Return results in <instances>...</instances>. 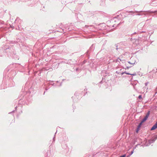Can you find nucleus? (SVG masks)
Masks as SVG:
<instances>
[{
    "label": "nucleus",
    "mask_w": 157,
    "mask_h": 157,
    "mask_svg": "<svg viewBox=\"0 0 157 157\" xmlns=\"http://www.w3.org/2000/svg\"><path fill=\"white\" fill-rule=\"evenodd\" d=\"M150 111H148L147 113L146 116L144 117L142 120V122H144L145 121H146L147 118H148L149 115L150 114Z\"/></svg>",
    "instance_id": "1"
},
{
    "label": "nucleus",
    "mask_w": 157,
    "mask_h": 157,
    "mask_svg": "<svg viewBox=\"0 0 157 157\" xmlns=\"http://www.w3.org/2000/svg\"><path fill=\"white\" fill-rule=\"evenodd\" d=\"M157 128V121L155 124L152 126L151 129V130H154Z\"/></svg>",
    "instance_id": "2"
},
{
    "label": "nucleus",
    "mask_w": 157,
    "mask_h": 157,
    "mask_svg": "<svg viewBox=\"0 0 157 157\" xmlns=\"http://www.w3.org/2000/svg\"><path fill=\"white\" fill-rule=\"evenodd\" d=\"M144 122H142V121H141V122L139 124V125L140 126H141V125L142 124V123H143Z\"/></svg>",
    "instance_id": "3"
},
{
    "label": "nucleus",
    "mask_w": 157,
    "mask_h": 157,
    "mask_svg": "<svg viewBox=\"0 0 157 157\" xmlns=\"http://www.w3.org/2000/svg\"><path fill=\"white\" fill-rule=\"evenodd\" d=\"M134 152V150H133L131 152L130 155H132Z\"/></svg>",
    "instance_id": "4"
},
{
    "label": "nucleus",
    "mask_w": 157,
    "mask_h": 157,
    "mask_svg": "<svg viewBox=\"0 0 157 157\" xmlns=\"http://www.w3.org/2000/svg\"><path fill=\"white\" fill-rule=\"evenodd\" d=\"M126 155L124 154V155L121 156L120 157H126Z\"/></svg>",
    "instance_id": "5"
},
{
    "label": "nucleus",
    "mask_w": 157,
    "mask_h": 157,
    "mask_svg": "<svg viewBox=\"0 0 157 157\" xmlns=\"http://www.w3.org/2000/svg\"><path fill=\"white\" fill-rule=\"evenodd\" d=\"M140 130V128H138V127H137V130H136V132H138V131Z\"/></svg>",
    "instance_id": "6"
},
{
    "label": "nucleus",
    "mask_w": 157,
    "mask_h": 157,
    "mask_svg": "<svg viewBox=\"0 0 157 157\" xmlns=\"http://www.w3.org/2000/svg\"><path fill=\"white\" fill-rule=\"evenodd\" d=\"M140 130V128H138V127H137V130H136V132H138V131Z\"/></svg>",
    "instance_id": "7"
},
{
    "label": "nucleus",
    "mask_w": 157,
    "mask_h": 157,
    "mask_svg": "<svg viewBox=\"0 0 157 157\" xmlns=\"http://www.w3.org/2000/svg\"><path fill=\"white\" fill-rule=\"evenodd\" d=\"M125 73L127 74V75H133V74H129V73H126L125 72Z\"/></svg>",
    "instance_id": "8"
},
{
    "label": "nucleus",
    "mask_w": 157,
    "mask_h": 157,
    "mask_svg": "<svg viewBox=\"0 0 157 157\" xmlns=\"http://www.w3.org/2000/svg\"><path fill=\"white\" fill-rule=\"evenodd\" d=\"M142 98V97H141V95H139L138 97V98Z\"/></svg>",
    "instance_id": "9"
},
{
    "label": "nucleus",
    "mask_w": 157,
    "mask_h": 157,
    "mask_svg": "<svg viewBox=\"0 0 157 157\" xmlns=\"http://www.w3.org/2000/svg\"><path fill=\"white\" fill-rule=\"evenodd\" d=\"M138 128H140L141 127V126H140L139 125H138Z\"/></svg>",
    "instance_id": "10"
},
{
    "label": "nucleus",
    "mask_w": 157,
    "mask_h": 157,
    "mask_svg": "<svg viewBox=\"0 0 157 157\" xmlns=\"http://www.w3.org/2000/svg\"><path fill=\"white\" fill-rule=\"evenodd\" d=\"M155 138L156 139H157V135L155 136Z\"/></svg>",
    "instance_id": "11"
}]
</instances>
